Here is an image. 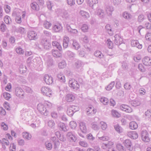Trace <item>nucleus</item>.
Returning <instances> with one entry per match:
<instances>
[{
  "label": "nucleus",
  "instance_id": "nucleus-56",
  "mask_svg": "<svg viewBox=\"0 0 151 151\" xmlns=\"http://www.w3.org/2000/svg\"><path fill=\"white\" fill-rule=\"evenodd\" d=\"M138 68L139 70L141 72H143L145 71L144 68L142 64H139L138 65Z\"/></svg>",
  "mask_w": 151,
  "mask_h": 151
},
{
  "label": "nucleus",
  "instance_id": "nucleus-10",
  "mask_svg": "<svg viewBox=\"0 0 151 151\" xmlns=\"http://www.w3.org/2000/svg\"><path fill=\"white\" fill-rule=\"evenodd\" d=\"M114 43L116 45H119L122 43L123 40L122 38L119 34H116L114 37Z\"/></svg>",
  "mask_w": 151,
  "mask_h": 151
},
{
  "label": "nucleus",
  "instance_id": "nucleus-2",
  "mask_svg": "<svg viewBox=\"0 0 151 151\" xmlns=\"http://www.w3.org/2000/svg\"><path fill=\"white\" fill-rule=\"evenodd\" d=\"M141 136L142 140L145 142H148L150 141L149 134L146 130H143L141 132Z\"/></svg>",
  "mask_w": 151,
  "mask_h": 151
},
{
  "label": "nucleus",
  "instance_id": "nucleus-45",
  "mask_svg": "<svg viewBox=\"0 0 151 151\" xmlns=\"http://www.w3.org/2000/svg\"><path fill=\"white\" fill-rule=\"evenodd\" d=\"M0 29L2 32H5L6 29V27L4 23H2L0 26Z\"/></svg>",
  "mask_w": 151,
  "mask_h": 151
},
{
  "label": "nucleus",
  "instance_id": "nucleus-17",
  "mask_svg": "<svg viewBox=\"0 0 151 151\" xmlns=\"http://www.w3.org/2000/svg\"><path fill=\"white\" fill-rule=\"evenodd\" d=\"M58 126L59 129L60 130L65 132L67 131L68 130L66 127L65 126V124L61 122H59L58 123Z\"/></svg>",
  "mask_w": 151,
  "mask_h": 151
},
{
  "label": "nucleus",
  "instance_id": "nucleus-37",
  "mask_svg": "<svg viewBox=\"0 0 151 151\" xmlns=\"http://www.w3.org/2000/svg\"><path fill=\"white\" fill-rule=\"evenodd\" d=\"M114 128L115 130L119 133H120L122 132V128L118 124L114 125Z\"/></svg>",
  "mask_w": 151,
  "mask_h": 151
},
{
  "label": "nucleus",
  "instance_id": "nucleus-44",
  "mask_svg": "<svg viewBox=\"0 0 151 151\" xmlns=\"http://www.w3.org/2000/svg\"><path fill=\"white\" fill-rule=\"evenodd\" d=\"M45 145L46 148L48 150H50L52 147V144L48 141L46 142L45 143Z\"/></svg>",
  "mask_w": 151,
  "mask_h": 151
},
{
  "label": "nucleus",
  "instance_id": "nucleus-29",
  "mask_svg": "<svg viewBox=\"0 0 151 151\" xmlns=\"http://www.w3.org/2000/svg\"><path fill=\"white\" fill-rule=\"evenodd\" d=\"M88 4L91 6L93 7V5L98 3L97 0H87Z\"/></svg>",
  "mask_w": 151,
  "mask_h": 151
},
{
  "label": "nucleus",
  "instance_id": "nucleus-7",
  "mask_svg": "<svg viewBox=\"0 0 151 151\" xmlns=\"http://www.w3.org/2000/svg\"><path fill=\"white\" fill-rule=\"evenodd\" d=\"M119 108L122 111L127 113H131L132 111V109L129 106L125 104H122L121 105Z\"/></svg>",
  "mask_w": 151,
  "mask_h": 151
},
{
  "label": "nucleus",
  "instance_id": "nucleus-5",
  "mask_svg": "<svg viewBox=\"0 0 151 151\" xmlns=\"http://www.w3.org/2000/svg\"><path fill=\"white\" fill-rule=\"evenodd\" d=\"M40 43L44 48L46 50L49 49L51 47V44L49 41L46 39H42Z\"/></svg>",
  "mask_w": 151,
  "mask_h": 151
},
{
  "label": "nucleus",
  "instance_id": "nucleus-32",
  "mask_svg": "<svg viewBox=\"0 0 151 151\" xmlns=\"http://www.w3.org/2000/svg\"><path fill=\"white\" fill-rule=\"evenodd\" d=\"M97 14L98 16L101 18H104L105 16V14L104 10L101 9L98 10Z\"/></svg>",
  "mask_w": 151,
  "mask_h": 151
},
{
  "label": "nucleus",
  "instance_id": "nucleus-46",
  "mask_svg": "<svg viewBox=\"0 0 151 151\" xmlns=\"http://www.w3.org/2000/svg\"><path fill=\"white\" fill-rule=\"evenodd\" d=\"M75 65L77 69L79 68L82 65V62L80 60H78L75 62Z\"/></svg>",
  "mask_w": 151,
  "mask_h": 151
},
{
  "label": "nucleus",
  "instance_id": "nucleus-28",
  "mask_svg": "<svg viewBox=\"0 0 151 151\" xmlns=\"http://www.w3.org/2000/svg\"><path fill=\"white\" fill-rule=\"evenodd\" d=\"M95 56L100 58H104V55L102 52L99 51H96L94 53Z\"/></svg>",
  "mask_w": 151,
  "mask_h": 151
},
{
  "label": "nucleus",
  "instance_id": "nucleus-53",
  "mask_svg": "<svg viewBox=\"0 0 151 151\" xmlns=\"http://www.w3.org/2000/svg\"><path fill=\"white\" fill-rule=\"evenodd\" d=\"M69 125L72 129L75 128L77 126V124L76 122L72 121L70 122Z\"/></svg>",
  "mask_w": 151,
  "mask_h": 151
},
{
  "label": "nucleus",
  "instance_id": "nucleus-30",
  "mask_svg": "<svg viewBox=\"0 0 151 151\" xmlns=\"http://www.w3.org/2000/svg\"><path fill=\"white\" fill-rule=\"evenodd\" d=\"M80 14L84 18H88L89 17V14L87 12L82 10L80 12Z\"/></svg>",
  "mask_w": 151,
  "mask_h": 151
},
{
  "label": "nucleus",
  "instance_id": "nucleus-64",
  "mask_svg": "<svg viewBox=\"0 0 151 151\" xmlns=\"http://www.w3.org/2000/svg\"><path fill=\"white\" fill-rule=\"evenodd\" d=\"M145 37L146 40L151 41V33H147Z\"/></svg>",
  "mask_w": 151,
  "mask_h": 151
},
{
  "label": "nucleus",
  "instance_id": "nucleus-51",
  "mask_svg": "<svg viewBox=\"0 0 151 151\" xmlns=\"http://www.w3.org/2000/svg\"><path fill=\"white\" fill-rule=\"evenodd\" d=\"M55 123L52 120H50L48 122V125L50 128H52L54 126Z\"/></svg>",
  "mask_w": 151,
  "mask_h": 151
},
{
  "label": "nucleus",
  "instance_id": "nucleus-8",
  "mask_svg": "<svg viewBox=\"0 0 151 151\" xmlns=\"http://www.w3.org/2000/svg\"><path fill=\"white\" fill-rule=\"evenodd\" d=\"M146 28L147 29H151V24L148 22H146L144 25V27L142 25H139L137 28V29L139 33L141 34V30L144 28Z\"/></svg>",
  "mask_w": 151,
  "mask_h": 151
},
{
  "label": "nucleus",
  "instance_id": "nucleus-39",
  "mask_svg": "<svg viewBox=\"0 0 151 151\" xmlns=\"http://www.w3.org/2000/svg\"><path fill=\"white\" fill-rule=\"evenodd\" d=\"M43 25L45 28L48 29L51 26L52 24L50 22L45 21L44 22Z\"/></svg>",
  "mask_w": 151,
  "mask_h": 151
},
{
  "label": "nucleus",
  "instance_id": "nucleus-3",
  "mask_svg": "<svg viewBox=\"0 0 151 151\" xmlns=\"http://www.w3.org/2000/svg\"><path fill=\"white\" fill-rule=\"evenodd\" d=\"M37 109L38 111L42 114L45 116H47L48 111L45 106L41 104H39L37 105Z\"/></svg>",
  "mask_w": 151,
  "mask_h": 151
},
{
  "label": "nucleus",
  "instance_id": "nucleus-36",
  "mask_svg": "<svg viewBox=\"0 0 151 151\" xmlns=\"http://www.w3.org/2000/svg\"><path fill=\"white\" fill-rule=\"evenodd\" d=\"M115 84V82L114 81L111 82L106 87V89L107 90L109 91L111 90L113 87L114 86Z\"/></svg>",
  "mask_w": 151,
  "mask_h": 151
},
{
  "label": "nucleus",
  "instance_id": "nucleus-49",
  "mask_svg": "<svg viewBox=\"0 0 151 151\" xmlns=\"http://www.w3.org/2000/svg\"><path fill=\"white\" fill-rule=\"evenodd\" d=\"M4 98L7 100H8L11 98L10 94L8 93L4 92L3 93Z\"/></svg>",
  "mask_w": 151,
  "mask_h": 151
},
{
  "label": "nucleus",
  "instance_id": "nucleus-24",
  "mask_svg": "<svg viewBox=\"0 0 151 151\" xmlns=\"http://www.w3.org/2000/svg\"><path fill=\"white\" fill-rule=\"evenodd\" d=\"M30 6L32 9L36 11H38L39 10V7L38 4L35 2H33L30 4Z\"/></svg>",
  "mask_w": 151,
  "mask_h": 151
},
{
  "label": "nucleus",
  "instance_id": "nucleus-62",
  "mask_svg": "<svg viewBox=\"0 0 151 151\" xmlns=\"http://www.w3.org/2000/svg\"><path fill=\"white\" fill-rule=\"evenodd\" d=\"M122 67L124 70H127L128 69V65L127 63L123 62L122 63Z\"/></svg>",
  "mask_w": 151,
  "mask_h": 151
},
{
  "label": "nucleus",
  "instance_id": "nucleus-52",
  "mask_svg": "<svg viewBox=\"0 0 151 151\" xmlns=\"http://www.w3.org/2000/svg\"><path fill=\"white\" fill-rule=\"evenodd\" d=\"M70 106L73 110V112H74V113L79 110V107L78 106H75L74 105H70Z\"/></svg>",
  "mask_w": 151,
  "mask_h": 151
},
{
  "label": "nucleus",
  "instance_id": "nucleus-1",
  "mask_svg": "<svg viewBox=\"0 0 151 151\" xmlns=\"http://www.w3.org/2000/svg\"><path fill=\"white\" fill-rule=\"evenodd\" d=\"M43 95L50 97L52 95V91L50 88L47 87H42L41 89Z\"/></svg>",
  "mask_w": 151,
  "mask_h": 151
},
{
  "label": "nucleus",
  "instance_id": "nucleus-43",
  "mask_svg": "<svg viewBox=\"0 0 151 151\" xmlns=\"http://www.w3.org/2000/svg\"><path fill=\"white\" fill-rule=\"evenodd\" d=\"M92 128L95 130H98L99 129V126L98 124L95 122L92 123Z\"/></svg>",
  "mask_w": 151,
  "mask_h": 151
},
{
  "label": "nucleus",
  "instance_id": "nucleus-47",
  "mask_svg": "<svg viewBox=\"0 0 151 151\" xmlns=\"http://www.w3.org/2000/svg\"><path fill=\"white\" fill-rule=\"evenodd\" d=\"M112 115L115 117H119L120 116V114L115 110H112Z\"/></svg>",
  "mask_w": 151,
  "mask_h": 151
},
{
  "label": "nucleus",
  "instance_id": "nucleus-27",
  "mask_svg": "<svg viewBox=\"0 0 151 151\" xmlns=\"http://www.w3.org/2000/svg\"><path fill=\"white\" fill-rule=\"evenodd\" d=\"M52 45L53 46L56 47L60 51H61L62 50V48L61 45L58 42L56 41L52 42Z\"/></svg>",
  "mask_w": 151,
  "mask_h": 151
},
{
  "label": "nucleus",
  "instance_id": "nucleus-20",
  "mask_svg": "<svg viewBox=\"0 0 151 151\" xmlns=\"http://www.w3.org/2000/svg\"><path fill=\"white\" fill-rule=\"evenodd\" d=\"M65 98L66 100L68 102H72L75 99V96L71 94H68L66 95Z\"/></svg>",
  "mask_w": 151,
  "mask_h": 151
},
{
  "label": "nucleus",
  "instance_id": "nucleus-48",
  "mask_svg": "<svg viewBox=\"0 0 151 151\" xmlns=\"http://www.w3.org/2000/svg\"><path fill=\"white\" fill-rule=\"evenodd\" d=\"M116 148L119 151H125V149L120 144H118L116 145Z\"/></svg>",
  "mask_w": 151,
  "mask_h": 151
},
{
  "label": "nucleus",
  "instance_id": "nucleus-25",
  "mask_svg": "<svg viewBox=\"0 0 151 151\" xmlns=\"http://www.w3.org/2000/svg\"><path fill=\"white\" fill-rule=\"evenodd\" d=\"M130 128L132 129H135L138 127L137 124L135 122H131L129 124Z\"/></svg>",
  "mask_w": 151,
  "mask_h": 151
},
{
  "label": "nucleus",
  "instance_id": "nucleus-26",
  "mask_svg": "<svg viewBox=\"0 0 151 151\" xmlns=\"http://www.w3.org/2000/svg\"><path fill=\"white\" fill-rule=\"evenodd\" d=\"M62 27L60 24H57L55 25L53 29L56 32H59L62 29Z\"/></svg>",
  "mask_w": 151,
  "mask_h": 151
},
{
  "label": "nucleus",
  "instance_id": "nucleus-11",
  "mask_svg": "<svg viewBox=\"0 0 151 151\" xmlns=\"http://www.w3.org/2000/svg\"><path fill=\"white\" fill-rule=\"evenodd\" d=\"M66 136L69 139L75 142L77 139V138L74 132H67Z\"/></svg>",
  "mask_w": 151,
  "mask_h": 151
},
{
  "label": "nucleus",
  "instance_id": "nucleus-31",
  "mask_svg": "<svg viewBox=\"0 0 151 151\" xmlns=\"http://www.w3.org/2000/svg\"><path fill=\"white\" fill-rule=\"evenodd\" d=\"M22 136L24 139H26L28 140H30L31 137V134H29V133L24 132H23L22 133Z\"/></svg>",
  "mask_w": 151,
  "mask_h": 151
},
{
  "label": "nucleus",
  "instance_id": "nucleus-16",
  "mask_svg": "<svg viewBox=\"0 0 151 151\" xmlns=\"http://www.w3.org/2000/svg\"><path fill=\"white\" fill-rule=\"evenodd\" d=\"M143 64L146 66H150L151 65V59L149 57H146L142 60Z\"/></svg>",
  "mask_w": 151,
  "mask_h": 151
},
{
  "label": "nucleus",
  "instance_id": "nucleus-13",
  "mask_svg": "<svg viewBox=\"0 0 151 151\" xmlns=\"http://www.w3.org/2000/svg\"><path fill=\"white\" fill-rule=\"evenodd\" d=\"M124 144L128 150L131 151L132 150V143L130 140L129 139L125 140L124 142Z\"/></svg>",
  "mask_w": 151,
  "mask_h": 151
},
{
  "label": "nucleus",
  "instance_id": "nucleus-23",
  "mask_svg": "<svg viewBox=\"0 0 151 151\" xmlns=\"http://www.w3.org/2000/svg\"><path fill=\"white\" fill-rule=\"evenodd\" d=\"M52 52L53 56L55 58H60L62 56L61 54L58 50H52Z\"/></svg>",
  "mask_w": 151,
  "mask_h": 151
},
{
  "label": "nucleus",
  "instance_id": "nucleus-18",
  "mask_svg": "<svg viewBox=\"0 0 151 151\" xmlns=\"http://www.w3.org/2000/svg\"><path fill=\"white\" fill-rule=\"evenodd\" d=\"M80 128L82 132L84 133L87 132V129L85 124L83 122H81L79 123Z\"/></svg>",
  "mask_w": 151,
  "mask_h": 151
},
{
  "label": "nucleus",
  "instance_id": "nucleus-60",
  "mask_svg": "<svg viewBox=\"0 0 151 151\" xmlns=\"http://www.w3.org/2000/svg\"><path fill=\"white\" fill-rule=\"evenodd\" d=\"M79 143L81 146L84 147H87L88 146V143L85 142L80 141Z\"/></svg>",
  "mask_w": 151,
  "mask_h": 151
},
{
  "label": "nucleus",
  "instance_id": "nucleus-40",
  "mask_svg": "<svg viewBox=\"0 0 151 151\" xmlns=\"http://www.w3.org/2000/svg\"><path fill=\"white\" fill-rule=\"evenodd\" d=\"M16 51L17 53L20 55H23L24 53V51L20 47L16 48Z\"/></svg>",
  "mask_w": 151,
  "mask_h": 151
},
{
  "label": "nucleus",
  "instance_id": "nucleus-63",
  "mask_svg": "<svg viewBox=\"0 0 151 151\" xmlns=\"http://www.w3.org/2000/svg\"><path fill=\"white\" fill-rule=\"evenodd\" d=\"M145 115L147 118H149L151 116V111L147 110L145 112Z\"/></svg>",
  "mask_w": 151,
  "mask_h": 151
},
{
  "label": "nucleus",
  "instance_id": "nucleus-54",
  "mask_svg": "<svg viewBox=\"0 0 151 151\" xmlns=\"http://www.w3.org/2000/svg\"><path fill=\"white\" fill-rule=\"evenodd\" d=\"M88 29V26L86 24H83L81 28L82 30L84 32H87Z\"/></svg>",
  "mask_w": 151,
  "mask_h": 151
},
{
  "label": "nucleus",
  "instance_id": "nucleus-41",
  "mask_svg": "<svg viewBox=\"0 0 151 151\" xmlns=\"http://www.w3.org/2000/svg\"><path fill=\"white\" fill-rule=\"evenodd\" d=\"M145 16L143 14H139L137 18V21L139 23H141L145 19Z\"/></svg>",
  "mask_w": 151,
  "mask_h": 151
},
{
  "label": "nucleus",
  "instance_id": "nucleus-55",
  "mask_svg": "<svg viewBox=\"0 0 151 151\" xmlns=\"http://www.w3.org/2000/svg\"><path fill=\"white\" fill-rule=\"evenodd\" d=\"M123 17L125 19H128L131 18V15L129 14L126 12H124L123 14Z\"/></svg>",
  "mask_w": 151,
  "mask_h": 151
},
{
  "label": "nucleus",
  "instance_id": "nucleus-22",
  "mask_svg": "<svg viewBox=\"0 0 151 151\" xmlns=\"http://www.w3.org/2000/svg\"><path fill=\"white\" fill-rule=\"evenodd\" d=\"M86 111L88 115L92 113L94 114L96 112V110L94 109V108L92 106H90L88 108Z\"/></svg>",
  "mask_w": 151,
  "mask_h": 151
},
{
  "label": "nucleus",
  "instance_id": "nucleus-42",
  "mask_svg": "<svg viewBox=\"0 0 151 151\" xmlns=\"http://www.w3.org/2000/svg\"><path fill=\"white\" fill-rule=\"evenodd\" d=\"M100 101L104 105H106L109 102L108 99L105 97H102L100 99Z\"/></svg>",
  "mask_w": 151,
  "mask_h": 151
},
{
  "label": "nucleus",
  "instance_id": "nucleus-19",
  "mask_svg": "<svg viewBox=\"0 0 151 151\" xmlns=\"http://www.w3.org/2000/svg\"><path fill=\"white\" fill-rule=\"evenodd\" d=\"M69 39L68 37H64L63 40V46L64 48H66L68 46Z\"/></svg>",
  "mask_w": 151,
  "mask_h": 151
},
{
  "label": "nucleus",
  "instance_id": "nucleus-50",
  "mask_svg": "<svg viewBox=\"0 0 151 151\" xmlns=\"http://www.w3.org/2000/svg\"><path fill=\"white\" fill-rule=\"evenodd\" d=\"M16 146L14 143H11L9 147L10 151H15Z\"/></svg>",
  "mask_w": 151,
  "mask_h": 151
},
{
  "label": "nucleus",
  "instance_id": "nucleus-57",
  "mask_svg": "<svg viewBox=\"0 0 151 151\" xmlns=\"http://www.w3.org/2000/svg\"><path fill=\"white\" fill-rule=\"evenodd\" d=\"M100 124L102 129L103 130H105L107 128L106 124L103 122H100Z\"/></svg>",
  "mask_w": 151,
  "mask_h": 151
},
{
  "label": "nucleus",
  "instance_id": "nucleus-35",
  "mask_svg": "<svg viewBox=\"0 0 151 151\" xmlns=\"http://www.w3.org/2000/svg\"><path fill=\"white\" fill-rule=\"evenodd\" d=\"M67 113L68 115L70 116H72L74 113L70 106H69L68 108Z\"/></svg>",
  "mask_w": 151,
  "mask_h": 151
},
{
  "label": "nucleus",
  "instance_id": "nucleus-59",
  "mask_svg": "<svg viewBox=\"0 0 151 151\" xmlns=\"http://www.w3.org/2000/svg\"><path fill=\"white\" fill-rule=\"evenodd\" d=\"M124 88L127 90H129L130 89L131 86L130 84L128 83H126L124 86Z\"/></svg>",
  "mask_w": 151,
  "mask_h": 151
},
{
  "label": "nucleus",
  "instance_id": "nucleus-15",
  "mask_svg": "<svg viewBox=\"0 0 151 151\" xmlns=\"http://www.w3.org/2000/svg\"><path fill=\"white\" fill-rule=\"evenodd\" d=\"M127 135L129 137L133 139H136L138 137V134L135 131L129 132Z\"/></svg>",
  "mask_w": 151,
  "mask_h": 151
},
{
  "label": "nucleus",
  "instance_id": "nucleus-4",
  "mask_svg": "<svg viewBox=\"0 0 151 151\" xmlns=\"http://www.w3.org/2000/svg\"><path fill=\"white\" fill-rule=\"evenodd\" d=\"M69 84L70 87L76 90L78 89L80 87L78 82L73 79H71L69 80Z\"/></svg>",
  "mask_w": 151,
  "mask_h": 151
},
{
  "label": "nucleus",
  "instance_id": "nucleus-21",
  "mask_svg": "<svg viewBox=\"0 0 151 151\" xmlns=\"http://www.w3.org/2000/svg\"><path fill=\"white\" fill-rule=\"evenodd\" d=\"M65 54L71 59H73L75 56V54L74 52L69 50L67 51Z\"/></svg>",
  "mask_w": 151,
  "mask_h": 151
},
{
  "label": "nucleus",
  "instance_id": "nucleus-14",
  "mask_svg": "<svg viewBox=\"0 0 151 151\" xmlns=\"http://www.w3.org/2000/svg\"><path fill=\"white\" fill-rule=\"evenodd\" d=\"M105 9L108 15L110 16H111L112 12L114 11L113 6H111L107 5L105 7Z\"/></svg>",
  "mask_w": 151,
  "mask_h": 151
},
{
  "label": "nucleus",
  "instance_id": "nucleus-6",
  "mask_svg": "<svg viewBox=\"0 0 151 151\" xmlns=\"http://www.w3.org/2000/svg\"><path fill=\"white\" fill-rule=\"evenodd\" d=\"M27 37L30 40H35L38 38L36 32L31 31L28 32Z\"/></svg>",
  "mask_w": 151,
  "mask_h": 151
},
{
  "label": "nucleus",
  "instance_id": "nucleus-38",
  "mask_svg": "<svg viewBox=\"0 0 151 151\" xmlns=\"http://www.w3.org/2000/svg\"><path fill=\"white\" fill-rule=\"evenodd\" d=\"M130 103L134 107H136L137 106H139L140 104V102L138 100L133 101L130 102Z\"/></svg>",
  "mask_w": 151,
  "mask_h": 151
},
{
  "label": "nucleus",
  "instance_id": "nucleus-12",
  "mask_svg": "<svg viewBox=\"0 0 151 151\" xmlns=\"http://www.w3.org/2000/svg\"><path fill=\"white\" fill-rule=\"evenodd\" d=\"M45 82L47 84L50 85L53 82L52 78L47 75H45L43 78Z\"/></svg>",
  "mask_w": 151,
  "mask_h": 151
},
{
  "label": "nucleus",
  "instance_id": "nucleus-34",
  "mask_svg": "<svg viewBox=\"0 0 151 151\" xmlns=\"http://www.w3.org/2000/svg\"><path fill=\"white\" fill-rule=\"evenodd\" d=\"M66 65V64L65 62L63 60L59 63L58 66L59 68L63 69L65 68Z\"/></svg>",
  "mask_w": 151,
  "mask_h": 151
},
{
  "label": "nucleus",
  "instance_id": "nucleus-33",
  "mask_svg": "<svg viewBox=\"0 0 151 151\" xmlns=\"http://www.w3.org/2000/svg\"><path fill=\"white\" fill-rule=\"evenodd\" d=\"M73 45L75 49L78 50L79 48L80 47V46L78 43V42L76 40H73Z\"/></svg>",
  "mask_w": 151,
  "mask_h": 151
},
{
  "label": "nucleus",
  "instance_id": "nucleus-61",
  "mask_svg": "<svg viewBox=\"0 0 151 151\" xmlns=\"http://www.w3.org/2000/svg\"><path fill=\"white\" fill-rule=\"evenodd\" d=\"M1 126L2 128V129L4 130H6L8 129V127L7 125H6L4 122H3L1 123Z\"/></svg>",
  "mask_w": 151,
  "mask_h": 151
},
{
  "label": "nucleus",
  "instance_id": "nucleus-9",
  "mask_svg": "<svg viewBox=\"0 0 151 151\" xmlns=\"http://www.w3.org/2000/svg\"><path fill=\"white\" fill-rule=\"evenodd\" d=\"M15 94L17 96L19 97L23 98L24 92L22 89L21 88L19 87L16 88L15 89Z\"/></svg>",
  "mask_w": 151,
  "mask_h": 151
},
{
  "label": "nucleus",
  "instance_id": "nucleus-58",
  "mask_svg": "<svg viewBox=\"0 0 151 151\" xmlns=\"http://www.w3.org/2000/svg\"><path fill=\"white\" fill-rule=\"evenodd\" d=\"M108 46L109 48L111 49L113 47V43L110 39H108L107 41Z\"/></svg>",
  "mask_w": 151,
  "mask_h": 151
}]
</instances>
